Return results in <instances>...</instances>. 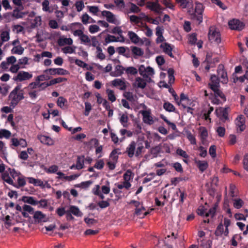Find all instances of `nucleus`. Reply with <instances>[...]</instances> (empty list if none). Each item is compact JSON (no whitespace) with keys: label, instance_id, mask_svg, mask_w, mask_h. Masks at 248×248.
I'll use <instances>...</instances> for the list:
<instances>
[{"label":"nucleus","instance_id":"52","mask_svg":"<svg viewBox=\"0 0 248 248\" xmlns=\"http://www.w3.org/2000/svg\"><path fill=\"white\" fill-rule=\"evenodd\" d=\"M75 46H67L62 48V51L65 54H72L75 52Z\"/></svg>","mask_w":248,"mask_h":248},{"label":"nucleus","instance_id":"19","mask_svg":"<svg viewBox=\"0 0 248 248\" xmlns=\"http://www.w3.org/2000/svg\"><path fill=\"white\" fill-rule=\"evenodd\" d=\"M112 85L121 90H124L126 88L125 81L124 78H116L111 81Z\"/></svg>","mask_w":248,"mask_h":248},{"label":"nucleus","instance_id":"3","mask_svg":"<svg viewBox=\"0 0 248 248\" xmlns=\"http://www.w3.org/2000/svg\"><path fill=\"white\" fill-rule=\"evenodd\" d=\"M204 11V6L202 3L199 2H195V7L194 11L192 9H189L188 13L191 16V18L196 20L201 23L202 21V14Z\"/></svg>","mask_w":248,"mask_h":248},{"label":"nucleus","instance_id":"38","mask_svg":"<svg viewBox=\"0 0 248 248\" xmlns=\"http://www.w3.org/2000/svg\"><path fill=\"white\" fill-rule=\"evenodd\" d=\"M24 51V48L21 45L14 46L11 49V53L13 54L22 55Z\"/></svg>","mask_w":248,"mask_h":248},{"label":"nucleus","instance_id":"54","mask_svg":"<svg viewBox=\"0 0 248 248\" xmlns=\"http://www.w3.org/2000/svg\"><path fill=\"white\" fill-rule=\"evenodd\" d=\"M233 206L236 209H240L244 204V202L241 199H235L233 200Z\"/></svg>","mask_w":248,"mask_h":248},{"label":"nucleus","instance_id":"34","mask_svg":"<svg viewBox=\"0 0 248 248\" xmlns=\"http://www.w3.org/2000/svg\"><path fill=\"white\" fill-rule=\"evenodd\" d=\"M148 213V212L145 211V209L143 206L140 207L139 208L135 209V214L140 218L144 217Z\"/></svg>","mask_w":248,"mask_h":248},{"label":"nucleus","instance_id":"49","mask_svg":"<svg viewBox=\"0 0 248 248\" xmlns=\"http://www.w3.org/2000/svg\"><path fill=\"white\" fill-rule=\"evenodd\" d=\"M80 40L81 43L84 45L90 46L91 44V40L90 37L84 33L80 36Z\"/></svg>","mask_w":248,"mask_h":248},{"label":"nucleus","instance_id":"32","mask_svg":"<svg viewBox=\"0 0 248 248\" xmlns=\"http://www.w3.org/2000/svg\"><path fill=\"white\" fill-rule=\"evenodd\" d=\"M119 121L121 124L124 127H127L128 117L127 113H119Z\"/></svg>","mask_w":248,"mask_h":248},{"label":"nucleus","instance_id":"36","mask_svg":"<svg viewBox=\"0 0 248 248\" xmlns=\"http://www.w3.org/2000/svg\"><path fill=\"white\" fill-rule=\"evenodd\" d=\"M81 19L82 23L85 25L90 23L95 22V21L86 13H85L82 15Z\"/></svg>","mask_w":248,"mask_h":248},{"label":"nucleus","instance_id":"44","mask_svg":"<svg viewBox=\"0 0 248 248\" xmlns=\"http://www.w3.org/2000/svg\"><path fill=\"white\" fill-rule=\"evenodd\" d=\"M180 6L183 9L186 8L190 4L192 3L191 0H175Z\"/></svg>","mask_w":248,"mask_h":248},{"label":"nucleus","instance_id":"60","mask_svg":"<svg viewBox=\"0 0 248 248\" xmlns=\"http://www.w3.org/2000/svg\"><path fill=\"white\" fill-rule=\"evenodd\" d=\"M42 24V18L41 16H36L33 21V23H32V27H37Z\"/></svg>","mask_w":248,"mask_h":248},{"label":"nucleus","instance_id":"1","mask_svg":"<svg viewBox=\"0 0 248 248\" xmlns=\"http://www.w3.org/2000/svg\"><path fill=\"white\" fill-rule=\"evenodd\" d=\"M145 152V148L142 142L136 143L132 141L127 146L125 153L130 158L135 156L136 157H140L142 154Z\"/></svg>","mask_w":248,"mask_h":248},{"label":"nucleus","instance_id":"22","mask_svg":"<svg viewBox=\"0 0 248 248\" xmlns=\"http://www.w3.org/2000/svg\"><path fill=\"white\" fill-rule=\"evenodd\" d=\"M33 218L36 222H45L47 221V218L46 217V215L44 214L41 211H36L34 213Z\"/></svg>","mask_w":248,"mask_h":248},{"label":"nucleus","instance_id":"8","mask_svg":"<svg viewBox=\"0 0 248 248\" xmlns=\"http://www.w3.org/2000/svg\"><path fill=\"white\" fill-rule=\"evenodd\" d=\"M139 74L144 78H148L153 77L155 74L154 69L148 66L146 67L144 65H140L139 67Z\"/></svg>","mask_w":248,"mask_h":248},{"label":"nucleus","instance_id":"40","mask_svg":"<svg viewBox=\"0 0 248 248\" xmlns=\"http://www.w3.org/2000/svg\"><path fill=\"white\" fill-rule=\"evenodd\" d=\"M88 11L93 16H98L100 10L97 6H91L88 5L87 6Z\"/></svg>","mask_w":248,"mask_h":248},{"label":"nucleus","instance_id":"13","mask_svg":"<svg viewBox=\"0 0 248 248\" xmlns=\"http://www.w3.org/2000/svg\"><path fill=\"white\" fill-rule=\"evenodd\" d=\"M21 173L19 171H17L14 169L8 168L6 170L5 173L3 175V180L6 182L5 176H8L13 180H16L17 177L19 176Z\"/></svg>","mask_w":248,"mask_h":248},{"label":"nucleus","instance_id":"6","mask_svg":"<svg viewBox=\"0 0 248 248\" xmlns=\"http://www.w3.org/2000/svg\"><path fill=\"white\" fill-rule=\"evenodd\" d=\"M208 38L211 43L218 44L221 42V37L219 31L215 27H211L208 32Z\"/></svg>","mask_w":248,"mask_h":248},{"label":"nucleus","instance_id":"45","mask_svg":"<svg viewBox=\"0 0 248 248\" xmlns=\"http://www.w3.org/2000/svg\"><path fill=\"white\" fill-rule=\"evenodd\" d=\"M133 176L134 174L132 173L131 170H128L124 174L123 178L124 181L130 182V181L133 179Z\"/></svg>","mask_w":248,"mask_h":248},{"label":"nucleus","instance_id":"24","mask_svg":"<svg viewBox=\"0 0 248 248\" xmlns=\"http://www.w3.org/2000/svg\"><path fill=\"white\" fill-rule=\"evenodd\" d=\"M38 139L40 141L41 143L47 145H52L54 144V140L52 138L48 136L45 135H38Z\"/></svg>","mask_w":248,"mask_h":248},{"label":"nucleus","instance_id":"11","mask_svg":"<svg viewBox=\"0 0 248 248\" xmlns=\"http://www.w3.org/2000/svg\"><path fill=\"white\" fill-rule=\"evenodd\" d=\"M146 7L158 14L162 13L163 10L158 0H155V1H148L146 3Z\"/></svg>","mask_w":248,"mask_h":248},{"label":"nucleus","instance_id":"5","mask_svg":"<svg viewBox=\"0 0 248 248\" xmlns=\"http://www.w3.org/2000/svg\"><path fill=\"white\" fill-rule=\"evenodd\" d=\"M5 178L6 180V183L12 185L16 188H19L20 187H23L26 184V179L27 178L22 175L21 173L16 179L17 183H14L13 180L8 176H5Z\"/></svg>","mask_w":248,"mask_h":248},{"label":"nucleus","instance_id":"55","mask_svg":"<svg viewBox=\"0 0 248 248\" xmlns=\"http://www.w3.org/2000/svg\"><path fill=\"white\" fill-rule=\"evenodd\" d=\"M106 92L108 94V100H109L112 102L115 101L116 98L114 94V91L110 89H107L106 90Z\"/></svg>","mask_w":248,"mask_h":248},{"label":"nucleus","instance_id":"26","mask_svg":"<svg viewBox=\"0 0 248 248\" xmlns=\"http://www.w3.org/2000/svg\"><path fill=\"white\" fill-rule=\"evenodd\" d=\"M195 162L199 170L203 172L208 167V162L205 160H195Z\"/></svg>","mask_w":248,"mask_h":248},{"label":"nucleus","instance_id":"15","mask_svg":"<svg viewBox=\"0 0 248 248\" xmlns=\"http://www.w3.org/2000/svg\"><path fill=\"white\" fill-rule=\"evenodd\" d=\"M217 75L219 77L220 82L223 84H226L228 81L227 74L224 70V66L222 64H219L217 68Z\"/></svg>","mask_w":248,"mask_h":248},{"label":"nucleus","instance_id":"41","mask_svg":"<svg viewBox=\"0 0 248 248\" xmlns=\"http://www.w3.org/2000/svg\"><path fill=\"white\" fill-rule=\"evenodd\" d=\"M84 157L83 156H78L77 158L76 164V168L77 170H80L84 167Z\"/></svg>","mask_w":248,"mask_h":248},{"label":"nucleus","instance_id":"50","mask_svg":"<svg viewBox=\"0 0 248 248\" xmlns=\"http://www.w3.org/2000/svg\"><path fill=\"white\" fill-rule=\"evenodd\" d=\"M26 15V13L20 12L17 9L14 10L12 16L16 19L22 18Z\"/></svg>","mask_w":248,"mask_h":248},{"label":"nucleus","instance_id":"53","mask_svg":"<svg viewBox=\"0 0 248 248\" xmlns=\"http://www.w3.org/2000/svg\"><path fill=\"white\" fill-rule=\"evenodd\" d=\"M110 190V183L107 181L106 182V184L101 186V192L104 194H108L109 193Z\"/></svg>","mask_w":248,"mask_h":248},{"label":"nucleus","instance_id":"37","mask_svg":"<svg viewBox=\"0 0 248 248\" xmlns=\"http://www.w3.org/2000/svg\"><path fill=\"white\" fill-rule=\"evenodd\" d=\"M200 137L203 144H204L206 139L208 137V132L206 128L204 127H200L199 128Z\"/></svg>","mask_w":248,"mask_h":248},{"label":"nucleus","instance_id":"17","mask_svg":"<svg viewBox=\"0 0 248 248\" xmlns=\"http://www.w3.org/2000/svg\"><path fill=\"white\" fill-rule=\"evenodd\" d=\"M229 108H219L216 110L217 116L221 120H226L228 119Z\"/></svg>","mask_w":248,"mask_h":248},{"label":"nucleus","instance_id":"62","mask_svg":"<svg viewBox=\"0 0 248 248\" xmlns=\"http://www.w3.org/2000/svg\"><path fill=\"white\" fill-rule=\"evenodd\" d=\"M66 103L67 100L64 97L60 96L58 98L57 104L61 108H63Z\"/></svg>","mask_w":248,"mask_h":248},{"label":"nucleus","instance_id":"51","mask_svg":"<svg viewBox=\"0 0 248 248\" xmlns=\"http://www.w3.org/2000/svg\"><path fill=\"white\" fill-rule=\"evenodd\" d=\"M212 90L214 92L215 96L219 97L223 101H225V96L223 93L219 90V88Z\"/></svg>","mask_w":248,"mask_h":248},{"label":"nucleus","instance_id":"7","mask_svg":"<svg viewBox=\"0 0 248 248\" xmlns=\"http://www.w3.org/2000/svg\"><path fill=\"white\" fill-rule=\"evenodd\" d=\"M101 15L105 17L107 21L109 23L116 25H119L121 24V21L118 17L109 11L104 10L101 11Z\"/></svg>","mask_w":248,"mask_h":248},{"label":"nucleus","instance_id":"10","mask_svg":"<svg viewBox=\"0 0 248 248\" xmlns=\"http://www.w3.org/2000/svg\"><path fill=\"white\" fill-rule=\"evenodd\" d=\"M44 73L50 75H67L69 72L66 69L62 68H51L45 70Z\"/></svg>","mask_w":248,"mask_h":248},{"label":"nucleus","instance_id":"27","mask_svg":"<svg viewBox=\"0 0 248 248\" xmlns=\"http://www.w3.org/2000/svg\"><path fill=\"white\" fill-rule=\"evenodd\" d=\"M10 29L4 31H1L0 34V41L3 44L4 42H7L10 39Z\"/></svg>","mask_w":248,"mask_h":248},{"label":"nucleus","instance_id":"39","mask_svg":"<svg viewBox=\"0 0 248 248\" xmlns=\"http://www.w3.org/2000/svg\"><path fill=\"white\" fill-rule=\"evenodd\" d=\"M30 184H33L34 186H43V181L39 179H35L33 177H27Z\"/></svg>","mask_w":248,"mask_h":248},{"label":"nucleus","instance_id":"14","mask_svg":"<svg viewBox=\"0 0 248 248\" xmlns=\"http://www.w3.org/2000/svg\"><path fill=\"white\" fill-rule=\"evenodd\" d=\"M127 36L132 43L134 44H139L142 45L144 44V41L142 38H140L135 32L133 31H128Z\"/></svg>","mask_w":248,"mask_h":248},{"label":"nucleus","instance_id":"58","mask_svg":"<svg viewBox=\"0 0 248 248\" xmlns=\"http://www.w3.org/2000/svg\"><path fill=\"white\" fill-rule=\"evenodd\" d=\"M164 108L167 111L172 112L175 110L174 106L169 102H165L163 105Z\"/></svg>","mask_w":248,"mask_h":248},{"label":"nucleus","instance_id":"30","mask_svg":"<svg viewBox=\"0 0 248 248\" xmlns=\"http://www.w3.org/2000/svg\"><path fill=\"white\" fill-rule=\"evenodd\" d=\"M0 156L4 159H7V147L5 143L1 140H0Z\"/></svg>","mask_w":248,"mask_h":248},{"label":"nucleus","instance_id":"9","mask_svg":"<svg viewBox=\"0 0 248 248\" xmlns=\"http://www.w3.org/2000/svg\"><path fill=\"white\" fill-rule=\"evenodd\" d=\"M31 73L24 71L18 72L16 76L13 77V80L15 81L22 82L30 79L32 78Z\"/></svg>","mask_w":248,"mask_h":248},{"label":"nucleus","instance_id":"29","mask_svg":"<svg viewBox=\"0 0 248 248\" xmlns=\"http://www.w3.org/2000/svg\"><path fill=\"white\" fill-rule=\"evenodd\" d=\"M72 214L76 217H81L82 216V212L80 211L79 208L76 206L70 205L68 210Z\"/></svg>","mask_w":248,"mask_h":248},{"label":"nucleus","instance_id":"47","mask_svg":"<svg viewBox=\"0 0 248 248\" xmlns=\"http://www.w3.org/2000/svg\"><path fill=\"white\" fill-rule=\"evenodd\" d=\"M67 80V79L65 78L58 77V78L51 79L49 81V84L51 85V86H52V85H54L56 84L60 83L63 81H66Z\"/></svg>","mask_w":248,"mask_h":248},{"label":"nucleus","instance_id":"35","mask_svg":"<svg viewBox=\"0 0 248 248\" xmlns=\"http://www.w3.org/2000/svg\"><path fill=\"white\" fill-rule=\"evenodd\" d=\"M127 5L129 6V10L127 11V13H138L140 11V9L138 5L134 3L129 2L127 3Z\"/></svg>","mask_w":248,"mask_h":248},{"label":"nucleus","instance_id":"42","mask_svg":"<svg viewBox=\"0 0 248 248\" xmlns=\"http://www.w3.org/2000/svg\"><path fill=\"white\" fill-rule=\"evenodd\" d=\"M59 44L61 46L64 45H71L73 44V40L71 38L61 37L59 40Z\"/></svg>","mask_w":248,"mask_h":248},{"label":"nucleus","instance_id":"16","mask_svg":"<svg viewBox=\"0 0 248 248\" xmlns=\"http://www.w3.org/2000/svg\"><path fill=\"white\" fill-rule=\"evenodd\" d=\"M235 124L237 127V130L242 132L246 128L245 118L243 115L238 116L235 120Z\"/></svg>","mask_w":248,"mask_h":248},{"label":"nucleus","instance_id":"46","mask_svg":"<svg viewBox=\"0 0 248 248\" xmlns=\"http://www.w3.org/2000/svg\"><path fill=\"white\" fill-rule=\"evenodd\" d=\"M138 70L136 68L130 66L125 68V72L128 75H135L138 73Z\"/></svg>","mask_w":248,"mask_h":248},{"label":"nucleus","instance_id":"57","mask_svg":"<svg viewBox=\"0 0 248 248\" xmlns=\"http://www.w3.org/2000/svg\"><path fill=\"white\" fill-rule=\"evenodd\" d=\"M161 2L166 7V8H169L172 10H174L175 6L172 3L171 0H162Z\"/></svg>","mask_w":248,"mask_h":248},{"label":"nucleus","instance_id":"56","mask_svg":"<svg viewBox=\"0 0 248 248\" xmlns=\"http://www.w3.org/2000/svg\"><path fill=\"white\" fill-rule=\"evenodd\" d=\"M142 31L146 36L151 37L153 36V31L147 25L143 26Z\"/></svg>","mask_w":248,"mask_h":248},{"label":"nucleus","instance_id":"20","mask_svg":"<svg viewBox=\"0 0 248 248\" xmlns=\"http://www.w3.org/2000/svg\"><path fill=\"white\" fill-rule=\"evenodd\" d=\"M164 31V28L162 26H157L155 28V35L157 36L156 43L157 44L162 43L165 40L163 35Z\"/></svg>","mask_w":248,"mask_h":248},{"label":"nucleus","instance_id":"63","mask_svg":"<svg viewBox=\"0 0 248 248\" xmlns=\"http://www.w3.org/2000/svg\"><path fill=\"white\" fill-rule=\"evenodd\" d=\"M51 77L49 76L45 75V74H42V75L37 76L36 77L35 80L39 83L41 81H43L45 80H47L48 79H51Z\"/></svg>","mask_w":248,"mask_h":248},{"label":"nucleus","instance_id":"43","mask_svg":"<svg viewBox=\"0 0 248 248\" xmlns=\"http://www.w3.org/2000/svg\"><path fill=\"white\" fill-rule=\"evenodd\" d=\"M11 136V133L10 131L5 129H0V139L3 138L9 139Z\"/></svg>","mask_w":248,"mask_h":248},{"label":"nucleus","instance_id":"23","mask_svg":"<svg viewBox=\"0 0 248 248\" xmlns=\"http://www.w3.org/2000/svg\"><path fill=\"white\" fill-rule=\"evenodd\" d=\"M163 51L170 57L173 58L174 56L172 53V46L168 43H163L160 46Z\"/></svg>","mask_w":248,"mask_h":248},{"label":"nucleus","instance_id":"33","mask_svg":"<svg viewBox=\"0 0 248 248\" xmlns=\"http://www.w3.org/2000/svg\"><path fill=\"white\" fill-rule=\"evenodd\" d=\"M22 201L25 203H27L32 205H36L38 204V201L36 200L33 197L24 196L22 198Z\"/></svg>","mask_w":248,"mask_h":248},{"label":"nucleus","instance_id":"21","mask_svg":"<svg viewBox=\"0 0 248 248\" xmlns=\"http://www.w3.org/2000/svg\"><path fill=\"white\" fill-rule=\"evenodd\" d=\"M125 41V39L124 36L116 37L113 35H108L105 38L104 45H107L111 42H120L124 43Z\"/></svg>","mask_w":248,"mask_h":248},{"label":"nucleus","instance_id":"28","mask_svg":"<svg viewBox=\"0 0 248 248\" xmlns=\"http://www.w3.org/2000/svg\"><path fill=\"white\" fill-rule=\"evenodd\" d=\"M131 50L132 54L134 55V58L136 57H140L144 54V51L139 47L136 46H131Z\"/></svg>","mask_w":248,"mask_h":248},{"label":"nucleus","instance_id":"61","mask_svg":"<svg viewBox=\"0 0 248 248\" xmlns=\"http://www.w3.org/2000/svg\"><path fill=\"white\" fill-rule=\"evenodd\" d=\"M224 226L222 223H220L217 226L215 234L217 236H220L222 234H224Z\"/></svg>","mask_w":248,"mask_h":248},{"label":"nucleus","instance_id":"18","mask_svg":"<svg viewBox=\"0 0 248 248\" xmlns=\"http://www.w3.org/2000/svg\"><path fill=\"white\" fill-rule=\"evenodd\" d=\"M208 86L211 90H215L219 88V80L215 75H212L210 77V82L208 83Z\"/></svg>","mask_w":248,"mask_h":248},{"label":"nucleus","instance_id":"12","mask_svg":"<svg viewBox=\"0 0 248 248\" xmlns=\"http://www.w3.org/2000/svg\"><path fill=\"white\" fill-rule=\"evenodd\" d=\"M228 25L232 30L241 31L244 28V24L240 20L233 19L228 22Z\"/></svg>","mask_w":248,"mask_h":248},{"label":"nucleus","instance_id":"59","mask_svg":"<svg viewBox=\"0 0 248 248\" xmlns=\"http://www.w3.org/2000/svg\"><path fill=\"white\" fill-rule=\"evenodd\" d=\"M161 147H162L161 144H159L157 146L152 147L150 150L151 153L156 156L157 154L160 152Z\"/></svg>","mask_w":248,"mask_h":248},{"label":"nucleus","instance_id":"2","mask_svg":"<svg viewBox=\"0 0 248 248\" xmlns=\"http://www.w3.org/2000/svg\"><path fill=\"white\" fill-rule=\"evenodd\" d=\"M8 98L10 101V106L14 108L21 100L24 99V92L21 89V85L16 86L10 93Z\"/></svg>","mask_w":248,"mask_h":248},{"label":"nucleus","instance_id":"64","mask_svg":"<svg viewBox=\"0 0 248 248\" xmlns=\"http://www.w3.org/2000/svg\"><path fill=\"white\" fill-rule=\"evenodd\" d=\"M75 6L77 11L78 12L81 11L85 7L84 2L82 0L77 1L75 2Z\"/></svg>","mask_w":248,"mask_h":248},{"label":"nucleus","instance_id":"48","mask_svg":"<svg viewBox=\"0 0 248 248\" xmlns=\"http://www.w3.org/2000/svg\"><path fill=\"white\" fill-rule=\"evenodd\" d=\"M42 10L44 12H48L49 13L52 12V11L50 9L49 2L48 0H44L42 3Z\"/></svg>","mask_w":248,"mask_h":248},{"label":"nucleus","instance_id":"25","mask_svg":"<svg viewBox=\"0 0 248 248\" xmlns=\"http://www.w3.org/2000/svg\"><path fill=\"white\" fill-rule=\"evenodd\" d=\"M125 68L121 65H117L115 67L114 71L110 73V75L114 77H120L124 74Z\"/></svg>","mask_w":248,"mask_h":248},{"label":"nucleus","instance_id":"31","mask_svg":"<svg viewBox=\"0 0 248 248\" xmlns=\"http://www.w3.org/2000/svg\"><path fill=\"white\" fill-rule=\"evenodd\" d=\"M134 85L137 88L143 89L145 87L146 83L144 79L138 77L136 78Z\"/></svg>","mask_w":248,"mask_h":248},{"label":"nucleus","instance_id":"4","mask_svg":"<svg viewBox=\"0 0 248 248\" xmlns=\"http://www.w3.org/2000/svg\"><path fill=\"white\" fill-rule=\"evenodd\" d=\"M143 108L145 109L140 111V113L142 116L143 122L148 125L154 124L156 119L152 115L151 109L147 108L145 105H143Z\"/></svg>","mask_w":248,"mask_h":248}]
</instances>
